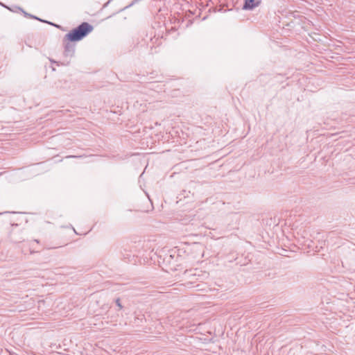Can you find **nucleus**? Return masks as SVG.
I'll return each instance as SVG.
<instances>
[{"mask_svg":"<svg viewBox=\"0 0 355 355\" xmlns=\"http://www.w3.org/2000/svg\"><path fill=\"white\" fill-rule=\"evenodd\" d=\"M245 3L243 7L244 10H252L259 5V1L255 2V0H244Z\"/></svg>","mask_w":355,"mask_h":355,"instance_id":"obj_2","label":"nucleus"},{"mask_svg":"<svg viewBox=\"0 0 355 355\" xmlns=\"http://www.w3.org/2000/svg\"><path fill=\"white\" fill-rule=\"evenodd\" d=\"M139 1V0H135V1H134V2H137V1Z\"/></svg>","mask_w":355,"mask_h":355,"instance_id":"obj_7","label":"nucleus"},{"mask_svg":"<svg viewBox=\"0 0 355 355\" xmlns=\"http://www.w3.org/2000/svg\"><path fill=\"white\" fill-rule=\"evenodd\" d=\"M74 156L69 155L68 157H73Z\"/></svg>","mask_w":355,"mask_h":355,"instance_id":"obj_6","label":"nucleus"},{"mask_svg":"<svg viewBox=\"0 0 355 355\" xmlns=\"http://www.w3.org/2000/svg\"><path fill=\"white\" fill-rule=\"evenodd\" d=\"M93 26L87 22H83L77 28L73 29L65 35V39L68 41H79L85 37L89 33L93 31Z\"/></svg>","mask_w":355,"mask_h":355,"instance_id":"obj_1","label":"nucleus"},{"mask_svg":"<svg viewBox=\"0 0 355 355\" xmlns=\"http://www.w3.org/2000/svg\"><path fill=\"white\" fill-rule=\"evenodd\" d=\"M33 17L35 18V19H38L37 17ZM39 20H40V19H39ZM40 21H42V20L40 19Z\"/></svg>","mask_w":355,"mask_h":355,"instance_id":"obj_5","label":"nucleus"},{"mask_svg":"<svg viewBox=\"0 0 355 355\" xmlns=\"http://www.w3.org/2000/svg\"><path fill=\"white\" fill-rule=\"evenodd\" d=\"M64 48H65V51L67 53H73L74 51L73 46L69 43L66 44Z\"/></svg>","mask_w":355,"mask_h":355,"instance_id":"obj_3","label":"nucleus"},{"mask_svg":"<svg viewBox=\"0 0 355 355\" xmlns=\"http://www.w3.org/2000/svg\"><path fill=\"white\" fill-rule=\"evenodd\" d=\"M116 305H117L120 309H121V308H122V306H121V303H120V300H119V299H117V300H116Z\"/></svg>","mask_w":355,"mask_h":355,"instance_id":"obj_4","label":"nucleus"}]
</instances>
